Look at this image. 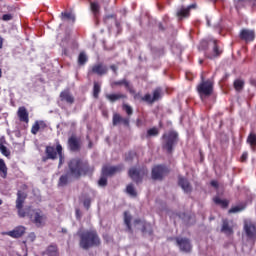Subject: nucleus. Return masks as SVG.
Wrapping results in <instances>:
<instances>
[{
	"mask_svg": "<svg viewBox=\"0 0 256 256\" xmlns=\"http://www.w3.org/2000/svg\"><path fill=\"white\" fill-rule=\"evenodd\" d=\"M70 173L75 178H81V176H91L95 172V167L89 165V161L83 158L71 159L68 163Z\"/></svg>",
	"mask_w": 256,
	"mask_h": 256,
	"instance_id": "1",
	"label": "nucleus"
},
{
	"mask_svg": "<svg viewBox=\"0 0 256 256\" xmlns=\"http://www.w3.org/2000/svg\"><path fill=\"white\" fill-rule=\"evenodd\" d=\"M79 237V245L84 250H88L92 247H99L101 244L99 234H97V231L95 230H86L82 233H79Z\"/></svg>",
	"mask_w": 256,
	"mask_h": 256,
	"instance_id": "2",
	"label": "nucleus"
},
{
	"mask_svg": "<svg viewBox=\"0 0 256 256\" xmlns=\"http://www.w3.org/2000/svg\"><path fill=\"white\" fill-rule=\"evenodd\" d=\"M163 144L162 147L167 151L168 154H172L174 150V146L178 143V134L175 131H169L165 133L163 136Z\"/></svg>",
	"mask_w": 256,
	"mask_h": 256,
	"instance_id": "3",
	"label": "nucleus"
},
{
	"mask_svg": "<svg viewBox=\"0 0 256 256\" xmlns=\"http://www.w3.org/2000/svg\"><path fill=\"white\" fill-rule=\"evenodd\" d=\"M47 159L55 160L57 155H59V165H63V146L61 144H57L56 146H47L46 150Z\"/></svg>",
	"mask_w": 256,
	"mask_h": 256,
	"instance_id": "4",
	"label": "nucleus"
},
{
	"mask_svg": "<svg viewBox=\"0 0 256 256\" xmlns=\"http://www.w3.org/2000/svg\"><path fill=\"white\" fill-rule=\"evenodd\" d=\"M197 92L201 99L209 97L213 93V82L211 80H204L202 76V82L197 86Z\"/></svg>",
	"mask_w": 256,
	"mask_h": 256,
	"instance_id": "5",
	"label": "nucleus"
},
{
	"mask_svg": "<svg viewBox=\"0 0 256 256\" xmlns=\"http://www.w3.org/2000/svg\"><path fill=\"white\" fill-rule=\"evenodd\" d=\"M27 199V193L21 190L17 191V198H16V209L18 211V216L21 219L27 217V212L23 209V205H25V200Z\"/></svg>",
	"mask_w": 256,
	"mask_h": 256,
	"instance_id": "6",
	"label": "nucleus"
},
{
	"mask_svg": "<svg viewBox=\"0 0 256 256\" xmlns=\"http://www.w3.org/2000/svg\"><path fill=\"white\" fill-rule=\"evenodd\" d=\"M170 169L165 165H155L151 171V177L153 180L162 181L168 174Z\"/></svg>",
	"mask_w": 256,
	"mask_h": 256,
	"instance_id": "7",
	"label": "nucleus"
},
{
	"mask_svg": "<svg viewBox=\"0 0 256 256\" xmlns=\"http://www.w3.org/2000/svg\"><path fill=\"white\" fill-rule=\"evenodd\" d=\"M29 219L36 227H43L47 221V216L41 210H33L29 214Z\"/></svg>",
	"mask_w": 256,
	"mask_h": 256,
	"instance_id": "8",
	"label": "nucleus"
},
{
	"mask_svg": "<svg viewBox=\"0 0 256 256\" xmlns=\"http://www.w3.org/2000/svg\"><path fill=\"white\" fill-rule=\"evenodd\" d=\"M148 170L146 168H135L132 167L129 169L128 171V175L129 177L136 183V184H140L143 181V177L145 175H147Z\"/></svg>",
	"mask_w": 256,
	"mask_h": 256,
	"instance_id": "9",
	"label": "nucleus"
},
{
	"mask_svg": "<svg viewBox=\"0 0 256 256\" xmlns=\"http://www.w3.org/2000/svg\"><path fill=\"white\" fill-rule=\"evenodd\" d=\"M243 230L249 241L256 242V224L251 220H245Z\"/></svg>",
	"mask_w": 256,
	"mask_h": 256,
	"instance_id": "10",
	"label": "nucleus"
},
{
	"mask_svg": "<svg viewBox=\"0 0 256 256\" xmlns=\"http://www.w3.org/2000/svg\"><path fill=\"white\" fill-rule=\"evenodd\" d=\"M162 96H163L162 89L160 87H157L156 89L153 90L152 96L149 93H147L141 98V100L143 102H146L149 105H152L154 102L159 101L162 98Z\"/></svg>",
	"mask_w": 256,
	"mask_h": 256,
	"instance_id": "11",
	"label": "nucleus"
},
{
	"mask_svg": "<svg viewBox=\"0 0 256 256\" xmlns=\"http://www.w3.org/2000/svg\"><path fill=\"white\" fill-rule=\"evenodd\" d=\"M176 244L182 252L190 253L192 251L191 241L186 237H176Z\"/></svg>",
	"mask_w": 256,
	"mask_h": 256,
	"instance_id": "12",
	"label": "nucleus"
},
{
	"mask_svg": "<svg viewBox=\"0 0 256 256\" xmlns=\"http://www.w3.org/2000/svg\"><path fill=\"white\" fill-rule=\"evenodd\" d=\"M124 169V165L123 164H119L117 166H104L102 168V174L104 176H112L116 173L121 172Z\"/></svg>",
	"mask_w": 256,
	"mask_h": 256,
	"instance_id": "13",
	"label": "nucleus"
},
{
	"mask_svg": "<svg viewBox=\"0 0 256 256\" xmlns=\"http://www.w3.org/2000/svg\"><path fill=\"white\" fill-rule=\"evenodd\" d=\"M256 34L253 30L243 29L239 34V38L246 43H251L255 40Z\"/></svg>",
	"mask_w": 256,
	"mask_h": 256,
	"instance_id": "14",
	"label": "nucleus"
},
{
	"mask_svg": "<svg viewBox=\"0 0 256 256\" xmlns=\"http://www.w3.org/2000/svg\"><path fill=\"white\" fill-rule=\"evenodd\" d=\"M26 231L27 228L25 226H17L13 230L7 232V235L12 237V239H21V237L25 235Z\"/></svg>",
	"mask_w": 256,
	"mask_h": 256,
	"instance_id": "15",
	"label": "nucleus"
},
{
	"mask_svg": "<svg viewBox=\"0 0 256 256\" xmlns=\"http://www.w3.org/2000/svg\"><path fill=\"white\" fill-rule=\"evenodd\" d=\"M108 73L107 66L103 65L102 63L95 64L92 66L91 70L88 72L89 75L96 74L98 76H103Z\"/></svg>",
	"mask_w": 256,
	"mask_h": 256,
	"instance_id": "16",
	"label": "nucleus"
},
{
	"mask_svg": "<svg viewBox=\"0 0 256 256\" xmlns=\"http://www.w3.org/2000/svg\"><path fill=\"white\" fill-rule=\"evenodd\" d=\"M68 148L71 152L81 151V140L76 136H72L68 139Z\"/></svg>",
	"mask_w": 256,
	"mask_h": 256,
	"instance_id": "17",
	"label": "nucleus"
},
{
	"mask_svg": "<svg viewBox=\"0 0 256 256\" xmlns=\"http://www.w3.org/2000/svg\"><path fill=\"white\" fill-rule=\"evenodd\" d=\"M47 129V123L43 120H36L31 128L32 135H37L39 131H45Z\"/></svg>",
	"mask_w": 256,
	"mask_h": 256,
	"instance_id": "18",
	"label": "nucleus"
},
{
	"mask_svg": "<svg viewBox=\"0 0 256 256\" xmlns=\"http://www.w3.org/2000/svg\"><path fill=\"white\" fill-rule=\"evenodd\" d=\"M194 4H191L190 6H187L186 8H184V6H182V8H179L176 12V16L178 18L179 21L186 19L190 16V10L192 8H194Z\"/></svg>",
	"mask_w": 256,
	"mask_h": 256,
	"instance_id": "19",
	"label": "nucleus"
},
{
	"mask_svg": "<svg viewBox=\"0 0 256 256\" xmlns=\"http://www.w3.org/2000/svg\"><path fill=\"white\" fill-rule=\"evenodd\" d=\"M17 116L21 123L29 125V112L27 111V108H25V106H21L18 108Z\"/></svg>",
	"mask_w": 256,
	"mask_h": 256,
	"instance_id": "20",
	"label": "nucleus"
},
{
	"mask_svg": "<svg viewBox=\"0 0 256 256\" xmlns=\"http://www.w3.org/2000/svg\"><path fill=\"white\" fill-rule=\"evenodd\" d=\"M223 53V49L218 46V42L214 41L213 53H205L206 58L213 60L219 58Z\"/></svg>",
	"mask_w": 256,
	"mask_h": 256,
	"instance_id": "21",
	"label": "nucleus"
},
{
	"mask_svg": "<svg viewBox=\"0 0 256 256\" xmlns=\"http://www.w3.org/2000/svg\"><path fill=\"white\" fill-rule=\"evenodd\" d=\"M120 123H122L126 127H129L130 126V119L129 118H123L120 114L114 113L113 118H112L113 126H117Z\"/></svg>",
	"mask_w": 256,
	"mask_h": 256,
	"instance_id": "22",
	"label": "nucleus"
},
{
	"mask_svg": "<svg viewBox=\"0 0 256 256\" xmlns=\"http://www.w3.org/2000/svg\"><path fill=\"white\" fill-rule=\"evenodd\" d=\"M221 232L227 236L234 234L233 226L230 224L228 219H223Z\"/></svg>",
	"mask_w": 256,
	"mask_h": 256,
	"instance_id": "23",
	"label": "nucleus"
},
{
	"mask_svg": "<svg viewBox=\"0 0 256 256\" xmlns=\"http://www.w3.org/2000/svg\"><path fill=\"white\" fill-rule=\"evenodd\" d=\"M178 184L184 190V192L190 193L192 191V187L186 178L180 176L178 179Z\"/></svg>",
	"mask_w": 256,
	"mask_h": 256,
	"instance_id": "24",
	"label": "nucleus"
},
{
	"mask_svg": "<svg viewBox=\"0 0 256 256\" xmlns=\"http://www.w3.org/2000/svg\"><path fill=\"white\" fill-rule=\"evenodd\" d=\"M5 143H7V140H5V136H2L0 138V152L4 157H11V151L7 149Z\"/></svg>",
	"mask_w": 256,
	"mask_h": 256,
	"instance_id": "25",
	"label": "nucleus"
},
{
	"mask_svg": "<svg viewBox=\"0 0 256 256\" xmlns=\"http://www.w3.org/2000/svg\"><path fill=\"white\" fill-rule=\"evenodd\" d=\"M106 99L108 101H110L111 103H114V102L119 101V100L127 99V96L125 94H122V93L107 94Z\"/></svg>",
	"mask_w": 256,
	"mask_h": 256,
	"instance_id": "26",
	"label": "nucleus"
},
{
	"mask_svg": "<svg viewBox=\"0 0 256 256\" xmlns=\"http://www.w3.org/2000/svg\"><path fill=\"white\" fill-rule=\"evenodd\" d=\"M43 256H58L59 252L57 250L56 245H50L48 248L42 253Z\"/></svg>",
	"mask_w": 256,
	"mask_h": 256,
	"instance_id": "27",
	"label": "nucleus"
},
{
	"mask_svg": "<svg viewBox=\"0 0 256 256\" xmlns=\"http://www.w3.org/2000/svg\"><path fill=\"white\" fill-rule=\"evenodd\" d=\"M131 220L132 217L131 215L128 214L127 211L124 212V223L127 227L126 231L129 232L130 234H133L132 226H131Z\"/></svg>",
	"mask_w": 256,
	"mask_h": 256,
	"instance_id": "28",
	"label": "nucleus"
},
{
	"mask_svg": "<svg viewBox=\"0 0 256 256\" xmlns=\"http://www.w3.org/2000/svg\"><path fill=\"white\" fill-rule=\"evenodd\" d=\"M246 142L250 145L251 149L255 151L256 150V133L251 132L248 135Z\"/></svg>",
	"mask_w": 256,
	"mask_h": 256,
	"instance_id": "29",
	"label": "nucleus"
},
{
	"mask_svg": "<svg viewBox=\"0 0 256 256\" xmlns=\"http://www.w3.org/2000/svg\"><path fill=\"white\" fill-rule=\"evenodd\" d=\"M7 164H5V160H3V158H0V177H2V179H7Z\"/></svg>",
	"mask_w": 256,
	"mask_h": 256,
	"instance_id": "30",
	"label": "nucleus"
},
{
	"mask_svg": "<svg viewBox=\"0 0 256 256\" xmlns=\"http://www.w3.org/2000/svg\"><path fill=\"white\" fill-rule=\"evenodd\" d=\"M213 201H214V203H215L216 205H219L222 209L228 208L229 203H230L228 200H226V199L222 200V199H220L219 197H215V198L213 199Z\"/></svg>",
	"mask_w": 256,
	"mask_h": 256,
	"instance_id": "31",
	"label": "nucleus"
},
{
	"mask_svg": "<svg viewBox=\"0 0 256 256\" xmlns=\"http://www.w3.org/2000/svg\"><path fill=\"white\" fill-rule=\"evenodd\" d=\"M233 86L237 92H241L244 89L245 82L244 80L237 79L234 81Z\"/></svg>",
	"mask_w": 256,
	"mask_h": 256,
	"instance_id": "32",
	"label": "nucleus"
},
{
	"mask_svg": "<svg viewBox=\"0 0 256 256\" xmlns=\"http://www.w3.org/2000/svg\"><path fill=\"white\" fill-rule=\"evenodd\" d=\"M89 61V58L87 57V54L85 52H81L78 56V65L84 66Z\"/></svg>",
	"mask_w": 256,
	"mask_h": 256,
	"instance_id": "33",
	"label": "nucleus"
},
{
	"mask_svg": "<svg viewBox=\"0 0 256 256\" xmlns=\"http://www.w3.org/2000/svg\"><path fill=\"white\" fill-rule=\"evenodd\" d=\"M101 92V85L99 82H94L93 84V97L99 99V94Z\"/></svg>",
	"mask_w": 256,
	"mask_h": 256,
	"instance_id": "34",
	"label": "nucleus"
},
{
	"mask_svg": "<svg viewBox=\"0 0 256 256\" xmlns=\"http://www.w3.org/2000/svg\"><path fill=\"white\" fill-rule=\"evenodd\" d=\"M163 22H164V25L162 23L158 24V28L161 32H164L168 28V25H169V22H170L169 16H164L163 17Z\"/></svg>",
	"mask_w": 256,
	"mask_h": 256,
	"instance_id": "35",
	"label": "nucleus"
},
{
	"mask_svg": "<svg viewBox=\"0 0 256 256\" xmlns=\"http://www.w3.org/2000/svg\"><path fill=\"white\" fill-rule=\"evenodd\" d=\"M141 231H142L143 234H149V235L153 234V230H152L151 224L147 223V222L143 223Z\"/></svg>",
	"mask_w": 256,
	"mask_h": 256,
	"instance_id": "36",
	"label": "nucleus"
},
{
	"mask_svg": "<svg viewBox=\"0 0 256 256\" xmlns=\"http://www.w3.org/2000/svg\"><path fill=\"white\" fill-rule=\"evenodd\" d=\"M126 192L127 194H129L131 197H137V192L134 188V186L132 184H129L127 187H126Z\"/></svg>",
	"mask_w": 256,
	"mask_h": 256,
	"instance_id": "37",
	"label": "nucleus"
},
{
	"mask_svg": "<svg viewBox=\"0 0 256 256\" xmlns=\"http://www.w3.org/2000/svg\"><path fill=\"white\" fill-rule=\"evenodd\" d=\"M245 208H246L245 205L235 206V207H232V208L228 211V213H229V214L238 213V212L243 211Z\"/></svg>",
	"mask_w": 256,
	"mask_h": 256,
	"instance_id": "38",
	"label": "nucleus"
},
{
	"mask_svg": "<svg viewBox=\"0 0 256 256\" xmlns=\"http://www.w3.org/2000/svg\"><path fill=\"white\" fill-rule=\"evenodd\" d=\"M56 39L60 47H65V36L63 34H58Z\"/></svg>",
	"mask_w": 256,
	"mask_h": 256,
	"instance_id": "39",
	"label": "nucleus"
},
{
	"mask_svg": "<svg viewBox=\"0 0 256 256\" xmlns=\"http://www.w3.org/2000/svg\"><path fill=\"white\" fill-rule=\"evenodd\" d=\"M122 109L123 111L126 112V114L128 115V117H130L133 114V109L131 106L127 105V104H123L122 105Z\"/></svg>",
	"mask_w": 256,
	"mask_h": 256,
	"instance_id": "40",
	"label": "nucleus"
},
{
	"mask_svg": "<svg viewBox=\"0 0 256 256\" xmlns=\"http://www.w3.org/2000/svg\"><path fill=\"white\" fill-rule=\"evenodd\" d=\"M65 19L71 21L72 23H75V14L72 11L65 12Z\"/></svg>",
	"mask_w": 256,
	"mask_h": 256,
	"instance_id": "41",
	"label": "nucleus"
},
{
	"mask_svg": "<svg viewBox=\"0 0 256 256\" xmlns=\"http://www.w3.org/2000/svg\"><path fill=\"white\" fill-rule=\"evenodd\" d=\"M90 7L94 15H97V13H99V4H97V2H91Z\"/></svg>",
	"mask_w": 256,
	"mask_h": 256,
	"instance_id": "42",
	"label": "nucleus"
},
{
	"mask_svg": "<svg viewBox=\"0 0 256 256\" xmlns=\"http://www.w3.org/2000/svg\"><path fill=\"white\" fill-rule=\"evenodd\" d=\"M137 156L136 152L130 151L129 153L126 154L125 160L127 162H132L133 159Z\"/></svg>",
	"mask_w": 256,
	"mask_h": 256,
	"instance_id": "43",
	"label": "nucleus"
},
{
	"mask_svg": "<svg viewBox=\"0 0 256 256\" xmlns=\"http://www.w3.org/2000/svg\"><path fill=\"white\" fill-rule=\"evenodd\" d=\"M98 185L101 187H105L107 185V176L101 174V178L98 181Z\"/></svg>",
	"mask_w": 256,
	"mask_h": 256,
	"instance_id": "44",
	"label": "nucleus"
},
{
	"mask_svg": "<svg viewBox=\"0 0 256 256\" xmlns=\"http://www.w3.org/2000/svg\"><path fill=\"white\" fill-rule=\"evenodd\" d=\"M159 134V131L156 127L151 128L147 131V136L151 137V136H157Z\"/></svg>",
	"mask_w": 256,
	"mask_h": 256,
	"instance_id": "45",
	"label": "nucleus"
},
{
	"mask_svg": "<svg viewBox=\"0 0 256 256\" xmlns=\"http://www.w3.org/2000/svg\"><path fill=\"white\" fill-rule=\"evenodd\" d=\"M65 101L68 103V104H73L75 103V97L74 96H71L69 94H66L65 95Z\"/></svg>",
	"mask_w": 256,
	"mask_h": 256,
	"instance_id": "46",
	"label": "nucleus"
},
{
	"mask_svg": "<svg viewBox=\"0 0 256 256\" xmlns=\"http://www.w3.org/2000/svg\"><path fill=\"white\" fill-rule=\"evenodd\" d=\"M83 205L87 210H89V208H91V198L84 199Z\"/></svg>",
	"mask_w": 256,
	"mask_h": 256,
	"instance_id": "47",
	"label": "nucleus"
},
{
	"mask_svg": "<svg viewBox=\"0 0 256 256\" xmlns=\"http://www.w3.org/2000/svg\"><path fill=\"white\" fill-rule=\"evenodd\" d=\"M13 20V14H4L2 16V21H11Z\"/></svg>",
	"mask_w": 256,
	"mask_h": 256,
	"instance_id": "48",
	"label": "nucleus"
},
{
	"mask_svg": "<svg viewBox=\"0 0 256 256\" xmlns=\"http://www.w3.org/2000/svg\"><path fill=\"white\" fill-rule=\"evenodd\" d=\"M58 187H65V175H62L58 182Z\"/></svg>",
	"mask_w": 256,
	"mask_h": 256,
	"instance_id": "49",
	"label": "nucleus"
},
{
	"mask_svg": "<svg viewBox=\"0 0 256 256\" xmlns=\"http://www.w3.org/2000/svg\"><path fill=\"white\" fill-rule=\"evenodd\" d=\"M109 19H117L116 14H107V16H105V21L109 20Z\"/></svg>",
	"mask_w": 256,
	"mask_h": 256,
	"instance_id": "50",
	"label": "nucleus"
},
{
	"mask_svg": "<svg viewBox=\"0 0 256 256\" xmlns=\"http://www.w3.org/2000/svg\"><path fill=\"white\" fill-rule=\"evenodd\" d=\"M37 238V236L35 235V232H31L29 235H28V239H30V241H35V239Z\"/></svg>",
	"mask_w": 256,
	"mask_h": 256,
	"instance_id": "51",
	"label": "nucleus"
},
{
	"mask_svg": "<svg viewBox=\"0 0 256 256\" xmlns=\"http://www.w3.org/2000/svg\"><path fill=\"white\" fill-rule=\"evenodd\" d=\"M207 47H208L207 42H206V41H203V42L201 43L200 48H202L203 50H205Z\"/></svg>",
	"mask_w": 256,
	"mask_h": 256,
	"instance_id": "52",
	"label": "nucleus"
},
{
	"mask_svg": "<svg viewBox=\"0 0 256 256\" xmlns=\"http://www.w3.org/2000/svg\"><path fill=\"white\" fill-rule=\"evenodd\" d=\"M211 186L215 187V188H218L219 187V184L217 181L213 180L211 181Z\"/></svg>",
	"mask_w": 256,
	"mask_h": 256,
	"instance_id": "53",
	"label": "nucleus"
},
{
	"mask_svg": "<svg viewBox=\"0 0 256 256\" xmlns=\"http://www.w3.org/2000/svg\"><path fill=\"white\" fill-rule=\"evenodd\" d=\"M247 158H248V154L243 153V155L241 156V160L244 162V161H246Z\"/></svg>",
	"mask_w": 256,
	"mask_h": 256,
	"instance_id": "54",
	"label": "nucleus"
},
{
	"mask_svg": "<svg viewBox=\"0 0 256 256\" xmlns=\"http://www.w3.org/2000/svg\"><path fill=\"white\" fill-rule=\"evenodd\" d=\"M123 83H124V80H121V81L114 82V85H116V86H122Z\"/></svg>",
	"mask_w": 256,
	"mask_h": 256,
	"instance_id": "55",
	"label": "nucleus"
},
{
	"mask_svg": "<svg viewBox=\"0 0 256 256\" xmlns=\"http://www.w3.org/2000/svg\"><path fill=\"white\" fill-rule=\"evenodd\" d=\"M110 69L116 74L117 73V67L115 65H111Z\"/></svg>",
	"mask_w": 256,
	"mask_h": 256,
	"instance_id": "56",
	"label": "nucleus"
},
{
	"mask_svg": "<svg viewBox=\"0 0 256 256\" xmlns=\"http://www.w3.org/2000/svg\"><path fill=\"white\" fill-rule=\"evenodd\" d=\"M0 49H3V38L0 36Z\"/></svg>",
	"mask_w": 256,
	"mask_h": 256,
	"instance_id": "57",
	"label": "nucleus"
},
{
	"mask_svg": "<svg viewBox=\"0 0 256 256\" xmlns=\"http://www.w3.org/2000/svg\"><path fill=\"white\" fill-rule=\"evenodd\" d=\"M123 85L128 88L129 87V83L126 80H123Z\"/></svg>",
	"mask_w": 256,
	"mask_h": 256,
	"instance_id": "58",
	"label": "nucleus"
},
{
	"mask_svg": "<svg viewBox=\"0 0 256 256\" xmlns=\"http://www.w3.org/2000/svg\"><path fill=\"white\" fill-rule=\"evenodd\" d=\"M60 98H61L62 101H63V99H65V92H61Z\"/></svg>",
	"mask_w": 256,
	"mask_h": 256,
	"instance_id": "59",
	"label": "nucleus"
},
{
	"mask_svg": "<svg viewBox=\"0 0 256 256\" xmlns=\"http://www.w3.org/2000/svg\"><path fill=\"white\" fill-rule=\"evenodd\" d=\"M136 125L139 127V126H141V120L140 119H138L137 121H136Z\"/></svg>",
	"mask_w": 256,
	"mask_h": 256,
	"instance_id": "60",
	"label": "nucleus"
},
{
	"mask_svg": "<svg viewBox=\"0 0 256 256\" xmlns=\"http://www.w3.org/2000/svg\"><path fill=\"white\" fill-rule=\"evenodd\" d=\"M8 11H15V7H9Z\"/></svg>",
	"mask_w": 256,
	"mask_h": 256,
	"instance_id": "61",
	"label": "nucleus"
},
{
	"mask_svg": "<svg viewBox=\"0 0 256 256\" xmlns=\"http://www.w3.org/2000/svg\"><path fill=\"white\" fill-rule=\"evenodd\" d=\"M135 223H136V224H139V223H141V220H140V219H136V220H135Z\"/></svg>",
	"mask_w": 256,
	"mask_h": 256,
	"instance_id": "62",
	"label": "nucleus"
},
{
	"mask_svg": "<svg viewBox=\"0 0 256 256\" xmlns=\"http://www.w3.org/2000/svg\"><path fill=\"white\" fill-rule=\"evenodd\" d=\"M251 84L255 86L256 85V81L255 80H251Z\"/></svg>",
	"mask_w": 256,
	"mask_h": 256,
	"instance_id": "63",
	"label": "nucleus"
},
{
	"mask_svg": "<svg viewBox=\"0 0 256 256\" xmlns=\"http://www.w3.org/2000/svg\"><path fill=\"white\" fill-rule=\"evenodd\" d=\"M207 25H208L209 27L211 26L210 20H208V18H207Z\"/></svg>",
	"mask_w": 256,
	"mask_h": 256,
	"instance_id": "64",
	"label": "nucleus"
}]
</instances>
